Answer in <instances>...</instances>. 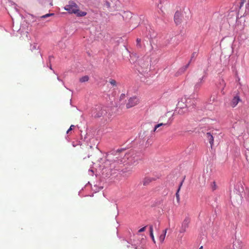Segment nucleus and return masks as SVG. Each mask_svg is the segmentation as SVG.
<instances>
[{"instance_id": "obj_1", "label": "nucleus", "mask_w": 249, "mask_h": 249, "mask_svg": "<svg viewBox=\"0 0 249 249\" xmlns=\"http://www.w3.org/2000/svg\"><path fill=\"white\" fill-rule=\"evenodd\" d=\"M64 9L70 14H74L78 17H84L87 15V12L79 10L77 4L73 1H70L68 4L64 7Z\"/></svg>"}, {"instance_id": "obj_2", "label": "nucleus", "mask_w": 249, "mask_h": 249, "mask_svg": "<svg viewBox=\"0 0 249 249\" xmlns=\"http://www.w3.org/2000/svg\"><path fill=\"white\" fill-rule=\"evenodd\" d=\"M172 120L170 119H169L167 121H164L163 122L159 123L157 124H156L155 126L154 129L153 130V131L154 132H159L163 130V128L162 127L164 126H169L170 125V124L172 123Z\"/></svg>"}, {"instance_id": "obj_3", "label": "nucleus", "mask_w": 249, "mask_h": 249, "mask_svg": "<svg viewBox=\"0 0 249 249\" xmlns=\"http://www.w3.org/2000/svg\"><path fill=\"white\" fill-rule=\"evenodd\" d=\"M107 113V111L100 106H97L92 111V115L96 118L103 116L105 115Z\"/></svg>"}, {"instance_id": "obj_4", "label": "nucleus", "mask_w": 249, "mask_h": 249, "mask_svg": "<svg viewBox=\"0 0 249 249\" xmlns=\"http://www.w3.org/2000/svg\"><path fill=\"white\" fill-rule=\"evenodd\" d=\"M140 99L137 97H132L128 100V102L126 105V107L127 108L132 107L138 105Z\"/></svg>"}, {"instance_id": "obj_5", "label": "nucleus", "mask_w": 249, "mask_h": 249, "mask_svg": "<svg viewBox=\"0 0 249 249\" xmlns=\"http://www.w3.org/2000/svg\"><path fill=\"white\" fill-rule=\"evenodd\" d=\"M189 101L190 102V99H186V98L182 99L178 102L177 108H187L190 106L189 105Z\"/></svg>"}, {"instance_id": "obj_6", "label": "nucleus", "mask_w": 249, "mask_h": 249, "mask_svg": "<svg viewBox=\"0 0 249 249\" xmlns=\"http://www.w3.org/2000/svg\"><path fill=\"white\" fill-rule=\"evenodd\" d=\"M190 223V219L189 218H185L183 220L181 227L180 230V232H184L186 231V229L188 227Z\"/></svg>"}, {"instance_id": "obj_7", "label": "nucleus", "mask_w": 249, "mask_h": 249, "mask_svg": "<svg viewBox=\"0 0 249 249\" xmlns=\"http://www.w3.org/2000/svg\"><path fill=\"white\" fill-rule=\"evenodd\" d=\"M244 247L243 243L239 239H236L233 244V249H242Z\"/></svg>"}, {"instance_id": "obj_8", "label": "nucleus", "mask_w": 249, "mask_h": 249, "mask_svg": "<svg viewBox=\"0 0 249 249\" xmlns=\"http://www.w3.org/2000/svg\"><path fill=\"white\" fill-rule=\"evenodd\" d=\"M241 101V99L238 96H234L232 99L231 100V103H230V106L232 107H235L239 101Z\"/></svg>"}, {"instance_id": "obj_9", "label": "nucleus", "mask_w": 249, "mask_h": 249, "mask_svg": "<svg viewBox=\"0 0 249 249\" xmlns=\"http://www.w3.org/2000/svg\"><path fill=\"white\" fill-rule=\"evenodd\" d=\"M206 137L207 138L212 146L213 143L214 141L213 136L210 133L208 132L206 134Z\"/></svg>"}, {"instance_id": "obj_10", "label": "nucleus", "mask_w": 249, "mask_h": 249, "mask_svg": "<svg viewBox=\"0 0 249 249\" xmlns=\"http://www.w3.org/2000/svg\"><path fill=\"white\" fill-rule=\"evenodd\" d=\"M180 14L179 12H176L174 16V20L177 24L180 22Z\"/></svg>"}, {"instance_id": "obj_11", "label": "nucleus", "mask_w": 249, "mask_h": 249, "mask_svg": "<svg viewBox=\"0 0 249 249\" xmlns=\"http://www.w3.org/2000/svg\"><path fill=\"white\" fill-rule=\"evenodd\" d=\"M205 76H203L201 78H199L198 81L196 83L195 86V88L196 89H199L202 83L204 82V78Z\"/></svg>"}, {"instance_id": "obj_12", "label": "nucleus", "mask_w": 249, "mask_h": 249, "mask_svg": "<svg viewBox=\"0 0 249 249\" xmlns=\"http://www.w3.org/2000/svg\"><path fill=\"white\" fill-rule=\"evenodd\" d=\"M176 111L179 115H184L186 114L188 111V109L187 108H177Z\"/></svg>"}, {"instance_id": "obj_13", "label": "nucleus", "mask_w": 249, "mask_h": 249, "mask_svg": "<svg viewBox=\"0 0 249 249\" xmlns=\"http://www.w3.org/2000/svg\"><path fill=\"white\" fill-rule=\"evenodd\" d=\"M167 232V229L163 231L162 233L159 237V240L161 243H163Z\"/></svg>"}, {"instance_id": "obj_14", "label": "nucleus", "mask_w": 249, "mask_h": 249, "mask_svg": "<svg viewBox=\"0 0 249 249\" xmlns=\"http://www.w3.org/2000/svg\"><path fill=\"white\" fill-rule=\"evenodd\" d=\"M150 235L152 238V241L154 243H156V241L153 234V228L152 225L149 226Z\"/></svg>"}, {"instance_id": "obj_15", "label": "nucleus", "mask_w": 249, "mask_h": 249, "mask_svg": "<svg viewBox=\"0 0 249 249\" xmlns=\"http://www.w3.org/2000/svg\"><path fill=\"white\" fill-rule=\"evenodd\" d=\"M182 183H183V181H182L180 185H179V186L178 187V189L177 190V193H176V198H177V200L178 201V202H179V200H180V197H179V192L180 190V188H181V187L182 185Z\"/></svg>"}, {"instance_id": "obj_16", "label": "nucleus", "mask_w": 249, "mask_h": 249, "mask_svg": "<svg viewBox=\"0 0 249 249\" xmlns=\"http://www.w3.org/2000/svg\"><path fill=\"white\" fill-rule=\"evenodd\" d=\"M148 69V64L147 63L146 64H144L143 67H141V69H139V71H140L141 70L142 72H145L147 71Z\"/></svg>"}, {"instance_id": "obj_17", "label": "nucleus", "mask_w": 249, "mask_h": 249, "mask_svg": "<svg viewBox=\"0 0 249 249\" xmlns=\"http://www.w3.org/2000/svg\"><path fill=\"white\" fill-rule=\"evenodd\" d=\"M108 82L113 87H117V83L115 79L110 78L108 80Z\"/></svg>"}, {"instance_id": "obj_18", "label": "nucleus", "mask_w": 249, "mask_h": 249, "mask_svg": "<svg viewBox=\"0 0 249 249\" xmlns=\"http://www.w3.org/2000/svg\"><path fill=\"white\" fill-rule=\"evenodd\" d=\"M89 80V77L87 75L84 76L80 78L79 81L81 83L88 81Z\"/></svg>"}, {"instance_id": "obj_19", "label": "nucleus", "mask_w": 249, "mask_h": 249, "mask_svg": "<svg viewBox=\"0 0 249 249\" xmlns=\"http://www.w3.org/2000/svg\"><path fill=\"white\" fill-rule=\"evenodd\" d=\"M53 15H54V14H46V15H45L44 16H42L41 17V18H46L47 17H48L49 16H51Z\"/></svg>"}, {"instance_id": "obj_20", "label": "nucleus", "mask_w": 249, "mask_h": 249, "mask_svg": "<svg viewBox=\"0 0 249 249\" xmlns=\"http://www.w3.org/2000/svg\"><path fill=\"white\" fill-rule=\"evenodd\" d=\"M75 126L74 125H71L70 128L67 130V133H69L70 131H71Z\"/></svg>"}, {"instance_id": "obj_21", "label": "nucleus", "mask_w": 249, "mask_h": 249, "mask_svg": "<svg viewBox=\"0 0 249 249\" xmlns=\"http://www.w3.org/2000/svg\"><path fill=\"white\" fill-rule=\"evenodd\" d=\"M146 226L140 229L139 230V232H143L145 230V229H146Z\"/></svg>"}, {"instance_id": "obj_22", "label": "nucleus", "mask_w": 249, "mask_h": 249, "mask_svg": "<svg viewBox=\"0 0 249 249\" xmlns=\"http://www.w3.org/2000/svg\"><path fill=\"white\" fill-rule=\"evenodd\" d=\"M37 45L36 44H34L32 45V50H36Z\"/></svg>"}, {"instance_id": "obj_23", "label": "nucleus", "mask_w": 249, "mask_h": 249, "mask_svg": "<svg viewBox=\"0 0 249 249\" xmlns=\"http://www.w3.org/2000/svg\"><path fill=\"white\" fill-rule=\"evenodd\" d=\"M188 66H189V64H188L185 66V68H182L183 71H185V70L188 68Z\"/></svg>"}, {"instance_id": "obj_24", "label": "nucleus", "mask_w": 249, "mask_h": 249, "mask_svg": "<svg viewBox=\"0 0 249 249\" xmlns=\"http://www.w3.org/2000/svg\"><path fill=\"white\" fill-rule=\"evenodd\" d=\"M222 84L223 85V88H224L226 85V83H225L224 80H222Z\"/></svg>"}, {"instance_id": "obj_25", "label": "nucleus", "mask_w": 249, "mask_h": 249, "mask_svg": "<svg viewBox=\"0 0 249 249\" xmlns=\"http://www.w3.org/2000/svg\"><path fill=\"white\" fill-rule=\"evenodd\" d=\"M137 44H139L141 42V39H139V38H137Z\"/></svg>"}, {"instance_id": "obj_26", "label": "nucleus", "mask_w": 249, "mask_h": 249, "mask_svg": "<svg viewBox=\"0 0 249 249\" xmlns=\"http://www.w3.org/2000/svg\"><path fill=\"white\" fill-rule=\"evenodd\" d=\"M196 54V53H194L193 54H192V57H194L195 55Z\"/></svg>"}, {"instance_id": "obj_27", "label": "nucleus", "mask_w": 249, "mask_h": 249, "mask_svg": "<svg viewBox=\"0 0 249 249\" xmlns=\"http://www.w3.org/2000/svg\"><path fill=\"white\" fill-rule=\"evenodd\" d=\"M203 249V247L202 246H201L199 249Z\"/></svg>"}, {"instance_id": "obj_28", "label": "nucleus", "mask_w": 249, "mask_h": 249, "mask_svg": "<svg viewBox=\"0 0 249 249\" xmlns=\"http://www.w3.org/2000/svg\"><path fill=\"white\" fill-rule=\"evenodd\" d=\"M164 116H162V117H161V118H160V119H161V120H162V119H163V118H164Z\"/></svg>"}, {"instance_id": "obj_29", "label": "nucleus", "mask_w": 249, "mask_h": 249, "mask_svg": "<svg viewBox=\"0 0 249 249\" xmlns=\"http://www.w3.org/2000/svg\"><path fill=\"white\" fill-rule=\"evenodd\" d=\"M121 96H122V97H123V94H121Z\"/></svg>"}, {"instance_id": "obj_30", "label": "nucleus", "mask_w": 249, "mask_h": 249, "mask_svg": "<svg viewBox=\"0 0 249 249\" xmlns=\"http://www.w3.org/2000/svg\"><path fill=\"white\" fill-rule=\"evenodd\" d=\"M121 96H122V97H123V94H121Z\"/></svg>"}]
</instances>
